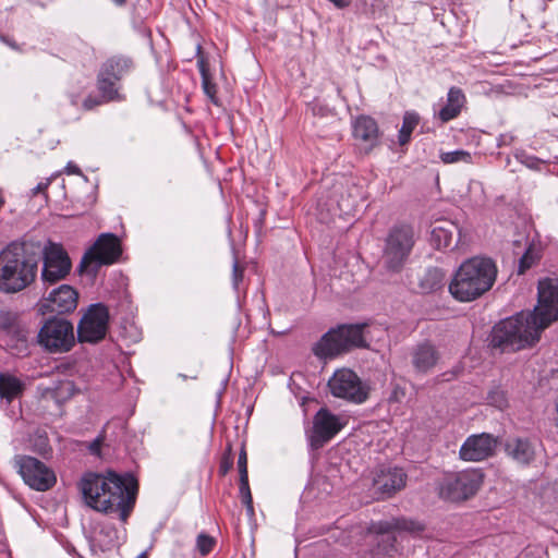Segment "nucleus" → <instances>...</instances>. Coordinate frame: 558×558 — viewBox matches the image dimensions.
Listing matches in <instances>:
<instances>
[{
    "mask_svg": "<svg viewBox=\"0 0 558 558\" xmlns=\"http://www.w3.org/2000/svg\"><path fill=\"white\" fill-rule=\"evenodd\" d=\"M137 558H145V555H144V554H142V555H141V556H138Z\"/></svg>",
    "mask_w": 558,
    "mask_h": 558,
    "instance_id": "obj_49",
    "label": "nucleus"
},
{
    "mask_svg": "<svg viewBox=\"0 0 558 558\" xmlns=\"http://www.w3.org/2000/svg\"><path fill=\"white\" fill-rule=\"evenodd\" d=\"M201 72L203 76V89L205 94L214 100L216 95V85L209 81L204 65L201 66Z\"/></svg>",
    "mask_w": 558,
    "mask_h": 558,
    "instance_id": "obj_36",
    "label": "nucleus"
},
{
    "mask_svg": "<svg viewBox=\"0 0 558 558\" xmlns=\"http://www.w3.org/2000/svg\"><path fill=\"white\" fill-rule=\"evenodd\" d=\"M71 259L61 244L48 242L43 250L41 280L44 284H54L70 274Z\"/></svg>",
    "mask_w": 558,
    "mask_h": 558,
    "instance_id": "obj_13",
    "label": "nucleus"
},
{
    "mask_svg": "<svg viewBox=\"0 0 558 558\" xmlns=\"http://www.w3.org/2000/svg\"><path fill=\"white\" fill-rule=\"evenodd\" d=\"M232 465V459L230 457H223L219 465V473L222 476L226 475L231 470Z\"/></svg>",
    "mask_w": 558,
    "mask_h": 558,
    "instance_id": "obj_41",
    "label": "nucleus"
},
{
    "mask_svg": "<svg viewBox=\"0 0 558 558\" xmlns=\"http://www.w3.org/2000/svg\"><path fill=\"white\" fill-rule=\"evenodd\" d=\"M418 121H420V117L416 112L407 111L404 113L402 126L399 131V136H398L400 145H405L407 143H409V141L411 138V134H412L413 130L416 128V125L418 124Z\"/></svg>",
    "mask_w": 558,
    "mask_h": 558,
    "instance_id": "obj_29",
    "label": "nucleus"
},
{
    "mask_svg": "<svg viewBox=\"0 0 558 558\" xmlns=\"http://www.w3.org/2000/svg\"><path fill=\"white\" fill-rule=\"evenodd\" d=\"M461 231L452 222H442L439 226H435L432 230V242L435 246L440 248H448L454 242V235H460Z\"/></svg>",
    "mask_w": 558,
    "mask_h": 558,
    "instance_id": "obj_26",
    "label": "nucleus"
},
{
    "mask_svg": "<svg viewBox=\"0 0 558 558\" xmlns=\"http://www.w3.org/2000/svg\"><path fill=\"white\" fill-rule=\"evenodd\" d=\"M366 325H342L327 331L313 348L319 359H333L355 347H365L363 329Z\"/></svg>",
    "mask_w": 558,
    "mask_h": 558,
    "instance_id": "obj_6",
    "label": "nucleus"
},
{
    "mask_svg": "<svg viewBox=\"0 0 558 558\" xmlns=\"http://www.w3.org/2000/svg\"><path fill=\"white\" fill-rule=\"evenodd\" d=\"M415 241L413 226L407 222L395 223L384 239L383 267L389 272H400L412 253Z\"/></svg>",
    "mask_w": 558,
    "mask_h": 558,
    "instance_id": "obj_5",
    "label": "nucleus"
},
{
    "mask_svg": "<svg viewBox=\"0 0 558 558\" xmlns=\"http://www.w3.org/2000/svg\"><path fill=\"white\" fill-rule=\"evenodd\" d=\"M48 186V183H39L35 189H34V193H39V192H43L47 189Z\"/></svg>",
    "mask_w": 558,
    "mask_h": 558,
    "instance_id": "obj_47",
    "label": "nucleus"
},
{
    "mask_svg": "<svg viewBox=\"0 0 558 558\" xmlns=\"http://www.w3.org/2000/svg\"><path fill=\"white\" fill-rule=\"evenodd\" d=\"M537 305L532 312L533 317L544 330L558 320V279L544 278L537 286Z\"/></svg>",
    "mask_w": 558,
    "mask_h": 558,
    "instance_id": "obj_11",
    "label": "nucleus"
},
{
    "mask_svg": "<svg viewBox=\"0 0 558 558\" xmlns=\"http://www.w3.org/2000/svg\"><path fill=\"white\" fill-rule=\"evenodd\" d=\"M99 533L105 536V545L108 548L114 547L120 543V532L113 524H102Z\"/></svg>",
    "mask_w": 558,
    "mask_h": 558,
    "instance_id": "obj_32",
    "label": "nucleus"
},
{
    "mask_svg": "<svg viewBox=\"0 0 558 558\" xmlns=\"http://www.w3.org/2000/svg\"><path fill=\"white\" fill-rule=\"evenodd\" d=\"M78 488L87 507L107 515H116L125 524L136 504L138 484L130 473L88 472L81 478Z\"/></svg>",
    "mask_w": 558,
    "mask_h": 558,
    "instance_id": "obj_1",
    "label": "nucleus"
},
{
    "mask_svg": "<svg viewBox=\"0 0 558 558\" xmlns=\"http://www.w3.org/2000/svg\"><path fill=\"white\" fill-rule=\"evenodd\" d=\"M405 483L407 474L400 468H383L374 478L376 490L387 497L404 488Z\"/></svg>",
    "mask_w": 558,
    "mask_h": 558,
    "instance_id": "obj_20",
    "label": "nucleus"
},
{
    "mask_svg": "<svg viewBox=\"0 0 558 558\" xmlns=\"http://www.w3.org/2000/svg\"><path fill=\"white\" fill-rule=\"evenodd\" d=\"M15 464L24 482L33 489L45 492L56 483L54 473L36 458L17 457Z\"/></svg>",
    "mask_w": 558,
    "mask_h": 558,
    "instance_id": "obj_14",
    "label": "nucleus"
},
{
    "mask_svg": "<svg viewBox=\"0 0 558 558\" xmlns=\"http://www.w3.org/2000/svg\"><path fill=\"white\" fill-rule=\"evenodd\" d=\"M111 59H122L126 63V68L123 71H121V73H119V74L117 73L118 69L116 65L109 71V73H111L110 75L113 78H117L118 81H120L130 71L132 62L130 59L124 58V57H112Z\"/></svg>",
    "mask_w": 558,
    "mask_h": 558,
    "instance_id": "obj_37",
    "label": "nucleus"
},
{
    "mask_svg": "<svg viewBox=\"0 0 558 558\" xmlns=\"http://www.w3.org/2000/svg\"><path fill=\"white\" fill-rule=\"evenodd\" d=\"M119 239L112 233H102L94 245L84 254L78 271L95 274L102 265L113 264L121 255Z\"/></svg>",
    "mask_w": 558,
    "mask_h": 558,
    "instance_id": "obj_9",
    "label": "nucleus"
},
{
    "mask_svg": "<svg viewBox=\"0 0 558 558\" xmlns=\"http://www.w3.org/2000/svg\"><path fill=\"white\" fill-rule=\"evenodd\" d=\"M373 530L379 534H390L393 531L420 533L423 524L407 518H393L390 521H379L373 525Z\"/></svg>",
    "mask_w": 558,
    "mask_h": 558,
    "instance_id": "obj_23",
    "label": "nucleus"
},
{
    "mask_svg": "<svg viewBox=\"0 0 558 558\" xmlns=\"http://www.w3.org/2000/svg\"><path fill=\"white\" fill-rule=\"evenodd\" d=\"M240 495L245 505L248 515L254 514L253 499L248 485V477H240Z\"/></svg>",
    "mask_w": 558,
    "mask_h": 558,
    "instance_id": "obj_33",
    "label": "nucleus"
},
{
    "mask_svg": "<svg viewBox=\"0 0 558 558\" xmlns=\"http://www.w3.org/2000/svg\"><path fill=\"white\" fill-rule=\"evenodd\" d=\"M440 160L444 163H457V162H464L470 163L472 162V155L463 149H458L453 151H442L439 155Z\"/></svg>",
    "mask_w": 558,
    "mask_h": 558,
    "instance_id": "obj_30",
    "label": "nucleus"
},
{
    "mask_svg": "<svg viewBox=\"0 0 558 558\" xmlns=\"http://www.w3.org/2000/svg\"><path fill=\"white\" fill-rule=\"evenodd\" d=\"M109 311L101 303L89 305L77 325V340L80 342L97 343L101 341L108 330Z\"/></svg>",
    "mask_w": 558,
    "mask_h": 558,
    "instance_id": "obj_12",
    "label": "nucleus"
},
{
    "mask_svg": "<svg viewBox=\"0 0 558 558\" xmlns=\"http://www.w3.org/2000/svg\"><path fill=\"white\" fill-rule=\"evenodd\" d=\"M117 66L118 74L126 68V63L122 59H108L98 73L97 86L100 97L104 101H110L118 98L119 81L109 75V71Z\"/></svg>",
    "mask_w": 558,
    "mask_h": 558,
    "instance_id": "obj_19",
    "label": "nucleus"
},
{
    "mask_svg": "<svg viewBox=\"0 0 558 558\" xmlns=\"http://www.w3.org/2000/svg\"><path fill=\"white\" fill-rule=\"evenodd\" d=\"M38 343L49 353L69 352L75 344L74 327L65 318L47 319L38 332Z\"/></svg>",
    "mask_w": 558,
    "mask_h": 558,
    "instance_id": "obj_8",
    "label": "nucleus"
},
{
    "mask_svg": "<svg viewBox=\"0 0 558 558\" xmlns=\"http://www.w3.org/2000/svg\"><path fill=\"white\" fill-rule=\"evenodd\" d=\"M445 275L439 268H429L426 270L422 281L421 288L425 292H433L444 286Z\"/></svg>",
    "mask_w": 558,
    "mask_h": 558,
    "instance_id": "obj_28",
    "label": "nucleus"
},
{
    "mask_svg": "<svg viewBox=\"0 0 558 558\" xmlns=\"http://www.w3.org/2000/svg\"><path fill=\"white\" fill-rule=\"evenodd\" d=\"M23 390V385L20 379L10 374H0V397L11 402L14 398L20 396Z\"/></svg>",
    "mask_w": 558,
    "mask_h": 558,
    "instance_id": "obj_27",
    "label": "nucleus"
},
{
    "mask_svg": "<svg viewBox=\"0 0 558 558\" xmlns=\"http://www.w3.org/2000/svg\"><path fill=\"white\" fill-rule=\"evenodd\" d=\"M111 1H112L116 5H119V7L123 5V4L126 2V0H111Z\"/></svg>",
    "mask_w": 558,
    "mask_h": 558,
    "instance_id": "obj_48",
    "label": "nucleus"
},
{
    "mask_svg": "<svg viewBox=\"0 0 558 558\" xmlns=\"http://www.w3.org/2000/svg\"><path fill=\"white\" fill-rule=\"evenodd\" d=\"M439 353L429 342L418 344L412 352V364L416 372L427 373L438 362Z\"/></svg>",
    "mask_w": 558,
    "mask_h": 558,
    "instance_id": "obj_22",
    "label": "nucleus"
},
{
    "mask_svg": "<svg viewBox=\"0 0 558 558\" xmlns=\"http://www.w3.org/2000/svg\"><path fill=\"white\" fill-rule=\"evenodd\" d=\"M65 172L68 174H80L81 170L75 163L69 162L65 167Z\"/></svg>",
    "mask_w": 558,
    "mask_h": 558,
    "instance_id": "obj_45",
    "label": "nucleus"
},
{
    "mask_svg": "<svg viewBox=\"0 0 558 558\" xmlns=\"http://www.w3.org/2000/svg\"><path fill=\"white\" fill-rule=\"evenodd\" d=\"M353 135L367 146H375L378 141V126L376 121L369 117H359L353 124Z\"/></svg>",
    "mask_w": 558,
    "mask_h": 558,
    "instance_id": "obj_25",
    "label": "nucleus"
},
{
    "mask_svg": "<svg viewBox=\"0 0 558 558\" xmlns=\"http://www.w3.org/2000/svg\"><path fill=\"white\" fill-rule=\"evenodd\" d=\"M215 543H216V541L214 537H211L207 534L201 533L196 539V548L201 553V555L205 556V555H208L213 550Z\"/></svg>",
    "mask_w": 558,
    "mask_h": 558,
    "instance_id": "obj_34",
    "label": "nucleus"
},
{
    "mask_svg": "<svg viewBox=\"0 0 558 558\" xmlns=\"http://www.w3.org/2000/svg\"><path fill=\"white\" fill-rule=\"evenodd\" d=\"M34 447L36 450L41 453L46 454L50 450L48 438L45 435H39L38 438L34 442Z\"/></svg>",
    "mask_w": 558,
    "mask_h": 558,
    "instance_id": "obj_39",
    "label": "nucleus"
},
{
    "mask_svg": "<svg viewBox=\"0 0 558 558\" xmlns=\"http://www.w3.org/2000/svg\"><path fill=\"white\" fill-rule=\"evenodd\" d=\"M543 330L530 312H520L493 327L490 345L501 352L524 350L539 341Z\"/></svg>",
    "mask_w": 558,
    "mask_h": 558,
    "instance_id": "obj_3",
    "label": "nucleus"
},
{
    "mask_svg": "<svg viewBox=\"0 0 558 558\" xmlns=\"http://www.w3.org/2000/svg\"><path fill=\"white\" fill-rule=\"evenodd\" d=\"M2 204H3V201H2V199H0V207L2 206Z\"/></svg>",
    "mask_w": 558,
    "mask_h": 558,
    "instance_id": "obj_50",
    "label": "nucleus"
},
{
    "mask_svg": "<svg viewBox=\"0 0 558 558\" xmlns=\"http://www.w3.org/2000/svg\"><path fill=\"white\" fill-rule=\"evenodd\" d=\"M490 401L494 402L498 408H502L506 403V399L502 393L495 392L489 397Z\"/></svg>",
    "mask_w": 558,
    "mask_h": 558,
    "instance_id": "obj_44",
    "label": "nucleus"
},
{
    "mask_svg": "<svg viewBox=\"0 0 558 558\" xmlns=\"http://www.w3.org/2000/svg\"><path fill=\"white\" fill-rule=\"evenodd\" d=\"M521 162L530 169H538L541 163L539 159L531 156L525 157L523 160H521Z\"/></svg>",
    "mask_w": 558,
    "mask_h": 558,
    "instance_id": "obj_42",
    "label": "nucleus"
},
{
    "mask_svg": "<svg viewBox=\"0 0 558 558\" xmlns=\"http://www.w3.org/2000/svg\"><path fill=\"white\" fill-rule=\"evenodd\" d=\"M102 441H104V437L102 436H98L96 439H94L88 445L87 448H88L90 454L96 456V457L100 456V450H101Z\"/></svg>",
    "mask_w": 558,
    "mask_h": 558,
    "instance_id": "obj_40",
    "label": "nucleus"
},
{
    "mask_svg": "<svg viewBox=\"0 0 558 558\" xmlns=\"http://www.w3.org/2000/svg\"><path fill=\"white\" fill-rule=\"evenodd\" d=\"M101 101H98V100H93L92 98H87L85 99L84 101V107L86 109H92L94 106H97L99 105Z\"/></svg>",
    "mask_w": 558,
    "mask_h": 558,
    "instance_id": "obj_46",
    "label": "nucleus"
},
{
    "mask_svg": "<svg viewBox=\"0 0 558 558\" xmlns=\"http://www.w3.org/2000/svg\"><path fill=\"white\" fill-rule=\"evenodd\" d=\"M484 475L477 469L446 474L438 483V495L449 501H463L474 496L483 484Z\"/></svg>",
    "mask_w": 558,
    "mask_h": 558,
    "instance_id": "obj_7",
    "label": "nucleus"
},
{
    "mask_svg": "<svg viewBox=\"0 0 558 558\" xmlns=\"http://www.w3.org/2000/svg\"><path fill=\"white\" fill-rule=\"evenodd\" d=\"M238 469L240 477H248L247 475V457L244 449L241 450L238 458Z\"/></svg>",
    "mask_w": 558,
    "mask_h": 558,
    "instance_id": "obj_38",
    "label": "nucleus"
},
{
    "mask_svg": "<svg viewBox=\"0 0 558 558\" xmlns=\"http://www.w3.org/2000/svg\"><path fill=\"white\" fill-rule=\"evenodd\" d=\"M347 424V421L326 408L319 409L313 417L310 434L312 447L320 448L330 441Z\"/></svg>",
    "mask_w": 558,
    "mask_h": 558,
    "instance_id": "obj_15",
    "label": "nucleus"
},
{
    "mask_svg": "<svg viewBox=\"0 0 558 558\" xmlns=\"http://www.w3.org/2000/svg\"><path fill=\"white\" fill-rule=\"evenodd\" d=\"M465 102L463 92L458 87H451L447 94V104L438 111L437 117L442 123L456 119Z\"/></svg>",
    "mask_w": 558,
    "mask_h": 558,
    "instance_id": "obj_24",
    "label": "nucleus"
},
{
    "mask_svg": "<svg viewBox=\"0 0 558 558\" xmlns=\"http://www.w3.org/2000/svg\"><path fill=\"white\" fill-rule=\"evenodd\" d=\"M539 257V252L534 246L530 245L519 260V274H524Z\"/></svg>",
    "mask_w": 558,
    "mask_h": 558,
    "instance_id": "obj_31",
    "label": "nucleus"
},
{
    "mask_svg": "<svg viewBox=\"0 0 558 558\" xmlns=\"http://www.w3.org/2000/svg\"><path fill=\"white\" fill-rule=\"evenodd\" d=\"M498 438L488 433L469 436L462 444L459 456L463 461L480 462L495 454Z\"/></svg>",
    "mask_w": 558,
    "mask_h": 558,
    "instance_id": "obj_18",
    "label": "nucleus"
},
{
    "mask_svg": "<svg viewBox=\"0 0 558 558\" xmlns=\"http://www.w3.org/2000/svg\"><path fill=\"white\" fill-rule=\"evenodd\" d=\"M243 270L239 267L238 263L233 264V284L238 288L239 281L242 280Z\"/></svg>",
    "mask_w": 558,
    "mask_h": 558,
    "instance_id": "obj_43",
    "label": "nucleus"
},
{
    "mask_svg": "<svg viewBox=\"0 0 558 558\" xmlns=\"http://www.w3.org/2000/svg\"><path fill=\"white\" fill-rule=\"evenodd\" d=\"M496 276L497 268L490 258H469L457 269L449 292L460 302L473 301L493 287Z\"/></svg>",
    "mask_w": 558,
    "mask_h": 558,
    "instance_id": "obj_2",
    "label": "nucleus"
},
{
    "mask_svg": "<svg viewBox=\"0 0 558 558\" xmlns=\"http://www.w3.org/2000/svg\"><path fill=\"white\" fill-rule=\"evenodd\" d=\"M0 336L14 354L27 352V330L16 313L0 311Z\"/></svg>",
    "mask_w": 558,
    "mask_h": 558,
    "instance_id": "obj_16",
    "label": "nucleus"
},
{
    "mask_svg": "<svg viewBox=\"0 0 558 558\" xmlns=\"http://www.w3.org/2000/svg\"><path fill=\"white\" fill-rule=\"evenodd\" d=\"M38 270L36 258L24 246L11 243L0 252V291L16 293L31 286Z\"/></svg>",
    "mask_w": 558,
    "mask_h": 558,
    "instance_id": "obj_4",
    "label": "nucleus"
},
{
    "mask_svg": "<svg viewBox=\"0 0 558 558\" xmlns=\"http://www.w3.org/2000/svg\"><path fill=\"white\" fill-rule=\"evenodd\" d=\"M330 393L351 403L361 404L368 398L369 388L349 368L337 369L328 380Z\"/></svg>",
    "mask_w": 558,
    "mask_h": 558,
    "instance_id": "obj_10",
    "label": "nucleus"
},
{
    "mask_svg": "<svg viewBox=\"0 0 558 558\" xmlns=\"http://www.w3.org/2000/svg\"><path fill=\"white\" fill-rule=\"evenodd\" d=\"M78 292L70 284H61L52 289L47 296L39 302L41 314H69L76 310Z\"/></svg>",
    "mask_w": 558,
    "mask_h": 558,
    "instance_id": "obj_17",
    "label": "nucleus"
},
{
    "mask_svg": "<svg viewBox=\"0 0 558 558\" xmlns=\"http://www.w3.org/2000/svg\"><path fill=\"white\" fill-rule=\"evenodd\" d=\"M75 385L71 380L61 381L56 389V395L58 398H68L75 393Z\"/></svg>",
    "mask_w": 558,
    "mask_h": 558,
    "instance_id": "obj_35",
    "label": "nucleus"
},
{
    "mask_svg": "<svg viewBox=\"0 0 558 558\" xmlns=\"http://www.w3.org/2000/svg\"><path fill=\"white\" fill-rule=\"evenodd\" d=\"M505 451L518 464L529 465L535 459L536 444L529 438H510L506 441Z\"/></svg>",
    "mask_w": 558,
    "mask_h": 558,
    "instance_id": "obj_21",
    "label": "nucleus"
}]
</instances>
